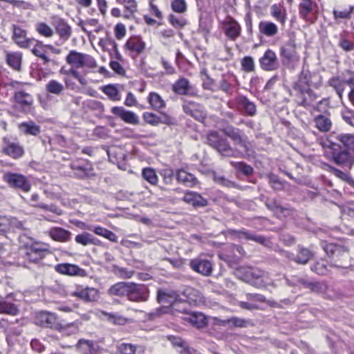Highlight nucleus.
Wrapping results in <instances>:
<instances>
[{
	"instance_id": "nucleus-4",
	"label": "nucleus",
	"mask_w": 354,
	"mask_h": 354,
	"mask_svg": "<svg viewBox=\"0 0 354 354\" xmlns=\"http://www.w3.org/2000/svg\"><path fill=\"white\" fill-rule=\"evenodd\" d=\"M2 179L9 187L24 193L29 192L32 187L30 179L20 173L4 171Z\"/></svg>"
},
{
	"instance_id": "nucleus-27",
	"label": "nucleus",
	"mask_w": 354,
	"mask_h": 354,
	"mask_svg": "<svg viewBox=\"0 0 354 354\" xmlns=\"http://www.w3.org/2000/svg\"><path fill=\"white\" fill-rule=\"evenodd\" d=\"M176 179L178 183L187 187H194L198 183L196 177L184 169L176 170Z\"/></svg>"
},
{
	"instance_id": "nucleus-10",
	"label": "nucleus",
	"mask_w": 354,
	"mask_h": 354,
	"mask_svg": "<svg viewBox=\"0 0 354 354\" xmlns=\"http://www.w3.org/2000/svg\"><path fill=\"white\" fill-rule=\"evenodd\" d=\"M35 324L39 326L49 328L58 331H61L64 328V326L59 322L57 317L54 313L46 311H41L37 314Z\"/></svg>"
},
{
	"instance_id": "nucleus-45",
	"label": "nucleus",
	"mask_w": 354,
	"mask_h": 354,
	"mask_svg": "<svg viewBox=\"0 0 354 354\" xmlns=\"http://www.w3.org/2000/svg\"><path fill=\"white\" fill-rule=\"evenodd\" d=\"M266 178L270 186L274 191L279 192L284 189L286 182L281 180L277 175L273 173H269L266 175Z\"/></svg>"
},
{
	"instance_id": "nucleus-55",
	"label": "nucleus",
	"mask_w": 354,
	"mask_h": 354,
	"mask_svg": "<svg viewBox=\"0 0 354 354\" xmlns=\"http://www.w3.org/2000/svg\"><path fill=\"white\" fill-rule=\"evenodd\" d=\"M319 144L324 149V155L328 159L332 158V140L328 137L322 136L319 138Z\"/></svg>"
},
{
	"instance_id": "nucleus-8",
	"label": "nucleus",
	"mask_w": 354,
	"mask_h": 354,
	"mask_svg": "<svg viewBox=\"0 0 354 354\" xmlns=\"http://www.w3.org/2000/svg\"><path fill=\"white\" fill-rule=\"evenodd\" d=\"M11 101L14 106L24 113H29L32 110L33 97L25 91H17L14 93Z\"/></svg>"
},
{
	"instance_id": "nucleus-50",
	"label": "nucleus",
	"mask_w": 354,
	"mask_h": 354,
	"mask_svg": "<svg viewBox=\"0 0 354 354\" xmlns=\"http://www.w3.org/2000/svg\"><path fill=\"white\" fill-rule=\"evenodd\" d=\"M148 101L152 108L155 110H159L165 108L166 106L165 102L162 100L160 95L154 92L149 93Z\"/></svg>"
},
{
	"instance_id": "nucleus-29",
	"label": "nucleus",
	"mask_w": 354,
	"mask_h": 354,
	"mask_svg": "<svg viewBox=\"0 0 354 354\" xmlns=\"http://www.w3.org/2000/svg\"><path fill=\"white\" fill-rule=\"evenodd\" d=\"M179 294L177 291L168 289H158L156 300L159 304H172L177 301Z\"/></svg>"
},
{
	"instance_id": "nucleus-63",
	"label": "nucleus",
	"mask_w": 354,
	"mask_h": 354,
	"mask_svg": "<svg viewBox=\"0 0 354 354\" xmlns=\"http://www.w3.org/2000/svg\"><path fill=\"white\" fill-rule=\"evenodd\" d=\"M339 140L346 148L354 149V135L346 134L339 137Z\"/></svg>"
},
{
	"instance_id": "nucleus-53",
	"label": "nucleus",
	"mask_w": 354,
	"mask_h": 354,
	"mask_svg": "<svg viewBox=\"0 0 354 354\" xmlns=\"http://www.w3.org/2000/svg\"><path fill=\"white\" fill-rule=\"evenodd\" d=\"M46 90L48 93L59 95L63 93L64 87L62 83L52 80L46 85Z\"/></svg>"
},
{
	"instance_id": "nucleus-20",
	"label": "nucleus",
	"mask_w": 354,
	"mask_h": 354,
	"mask_svg": "<svg viewBox=\"0 0 354 354\" xmlns=\"http://www.w3.org/2000/svg\"><path fill=\"white\" fill-rule=\"evenodd\" d=\"M236 109L244 115L254 116L257 113V106L246 96L240 95L234 99Z\"/></svg>"
},
{
	"instance_id": "nucleus-49",
	"label": "nucleus",
	"mask_w": 354,
	"mask_h": 354,
	"mask_svg": "<svg viewBox=\"0 0 354 354\" xmlns=\"http://www.w3.org/2000/svg\"><path fill=\"white\" fill-rule=\"evenodd\" d=\"M102 314L106 317L107 320L115 325L124 326L127 322L128 319L122 316L117 313H108L102 312Z\"/></svg>"
},
{
	"instance_id": "nucleus-22",
	"label": "nucleus",
	"mask_w": 354,
	"mask_h": 354,
	"mask_svg": "<svg viewBox=\"0 0 354 354\" xmlns=\"http://www.w3.org/2000/svg\"><path fill=\"white\" fill-rule=\"evenodd\" d=\"M183 201L192 205L194 208L204 207L209 205L208 200L198 192L186 191Z\"/></svg>"
},
{
	"instance_id": "nucleus-46",
	"label": "nucleus",
	"mask_w": 354,
	"mask_h": 354,
	"mask_svg": "<svg viewBox=\"0 0 354 354\" xmlns=\"http://www.w3.org/2000/svg\"><path fill=\"white\" fill-rule=\"evenodd\" d=\"M299 283V287L308 289L314 292H319L322 290V286L320 283L311 281L306 277H301Z\"/></svg>"
},
{
	"instance_id": "nucleus-21",
	"label": "nucleus",
	"mask_w": 354,
	"mask_h": 354,
	"mask_svg": "<svg viewBox=\"0 0 354 354\" xmlns=\"http://www.w3.org/2000/svg\"><path fill=\"white\" fill-rule=\"evenodd\" d=\"M224 135L228 137L234 145H244V138L246 137L243 131L231 124H227L221 128Z\"/></svg>"
},
{
	"instance_id": "nucleus-64",
	"label": "nucleus",
	"mask_w": 354,
	"mask_h": 354,
	"mask_svg": "<svg viewBox=\"0 0 354 354\" xmlns=\"http://www.w3.org/2000/svg\"><path fill=\"white\" fill-rule=\"evenodd\" d=\"M341 115L348 124L354 127V111L344 109L341 111Z\"/></svg>"
},
{
	"instance_id": "nucleus-19",
	"label": "nucleus",
	"mask_w": 354,
	"mask_h": 354,
	"mask_svg": "<svg viewBox=\"0 0 354 354\" xmlns=\"http://www.w3.org/2000/svg\"><path fill=\"white\" fill-rule=\"evenodd\" d=\"M317 12V3L313 0H301L299 5V13L303 19L313 21Z\"/></svg>"
},
{
	"instance_id": "nucleus-51",
	"label": "nucleus",
	"mask_w": 354,
	"mask_h": 354,
	"mask_svg": "<svg viewBox=\"0 0 354 354\" xmlns=\"http://www.w3.org/2000/svg\"><path fill=\"white\" fill-rule=\"evenodd\" d=\"M19 309L17 306L10 302L6 301H0V313L8 314L10 315H16L19 313Z\"/></svg>"
},
{
	"instance_id": "nucleus-33",
	"label": "nucleus",
	"mask_w": 354,
	"mask_h": 354,
	"mask_svg": "<svg viewBox=\"0 0 354 354\" xmlns=\"http://www.w3.org/2000/svg\"><path fill=\"white\" fill-rule=\"evenodd\" d=\"M270 15L281 25H284L287 20L286 10L281 4H273L271 6Z\"/></svg>"
},
{
	"instance_id": "nucleus-13",
	"label": "nucleus",
	"mask_w": 354,
	"mask_h": 354,
	"mask_svg": "<svg viewBox=\"0 0 354 354\" xmlns=\"http://www.w3.org/2000/svg\"><path fill=\"white\" fill-rule=\"evenodd\" d=\"M222 24L225 35L230 39L234 41L241 35V27L233 17L227 16Z\"/></svg>"
},
{
	"instance_id": "nucleus-2",
	"label": "nucleus",
	"mask_w": 354,
	"mask_h": 354,
	"mask_svg": "<svg viewBox=\"0 0 354 354\" xmlns=\"http://www.w3.org/2000/svg\"><path fill=\"white\" fill-rule=\"evenodd\" d=\"M207 144L216 150L223 157L244 158V154L238 149L234 148L229 140L216 131H210L207 136Z\"/></svg>"
},
{
	"instance_id": "nucleus-40",
	"label": "nucleus",
	"mask_w": 354,
	"mask_h": 354,
	"mask_svg": "<svg viewBox=\"0 0 354 354\" xmlns=\"http://www.w3.org/2000/svg\"><path fill=\"white\" fill-rule=\"evenodd\" d=\"M84 55V53L77 52L76 50H71L66 57V61L73 66L82 68Z\"/></svg>"
},
{
	"instance_id": "nucleus-1",
	"label": "nucleus",
	"mask_w": 354,
	"mask_h": 354,
	"mask_svg": "<svg viewBox=\"0 0 354 354\" xmlns=\"http://www.w3.org/2000/svg\"><path fill=\"white\" fill-rule=\"evenodd\" d=\"M322 82V77L318 73H311L303 69L299 79L292 85L294 94L299 100V104L308 106L315 102L318 96L312 88H318Z\"/></svg>"
},
{
	"instance_id": "nucleus-44",
	"label": "nucleus",
	"mask_w": 354,
	"mask_h": 354,
	"mask_svg": "<svg viewBox=\"0 0 354 354\" xmlns=\"http://www.w3.org/2000/svg\"><path fill=\"white\" fill-rule=\"evenodd\" d=\"M21 60L22 55L20 53H10L6 55L7 64L15 71L21 70Z\"/></svg>"
},
{
	"instance_id": "nucleus-35",
	"label": "nucleus",
	"mask_w": 354,
	"mask_h": 354,
	"mask_svg": "<svg viewBox=\"0 0 354 354\" xmlns=\"http://www.w3.org/2000/svg\"><path fill=\"white\" fill-rule=\"evenodd\" d=\"M259 32L267 36L274 37L278 33V27L275 24L268 21H261L259 24Z\"/></svg>"
},
{
	"instance_id": "nucleus-34",
	"label": "nucleus",
	"mask_w": 354,
	"mask_h": 354,
	"mask_svg": "<svg viewBox=\"0 0 354 354\" xmlns=\"http://www.w3.org/2000/svg\"><path fill=\"white\" fill-rule=\"evenodd\" d=\"M50 237L57 241L66 242L71 239V232L62 227H53L49 231Z\"/></svg>"
},
{
	"instance_id": "nucleus-36",
	"label": "nucleus",
	"mask_w": 354,
	"mask_h": 354,
	"mask_svg": "<svg viewBox=\"0 0 354 354\" xmlns=\"http://www.w3.org/2000/svg\"><path fill=\"white\" fill-rule=\"evenodd\" d=\"M236 81V77L233 75H230L227 76L223 75L219 82L218 89L227 94L232 95L234 83Z\"/></svg>"
},
{
	"instance_id": "nucleus-47",
	"label": "nucleus",
	"mask_w": 354,
	"mask_h": 354,
	"mask_svg": "<svg viewBox=\"0 0 354 354\" xmlns=\"http://www.w3.org/2000/svg\"><path fill=\"white\" fill-rule=\"evenodd\" d=\"M76 348L82 354H94V342L92 340H86L80 339L78 340Z\"/></svg>"
},
{
	"instance_id": "nucleus-37",
	"label": "nucleus",
	"mask_w": 354,
	"mask_h": 354,
	"mask_svg": "<svg viewBox=\"0 0 354 354\" xmlns=\"http://www.w3.org/2000/svg\"><path fill=\"white\" fill-rule=\"evenodd\" d=\"M298 254H294L293 261L299 264H306L313 257V252L302 246L297 247Z\"/></svg>"
},
{
	"instance_id": "nucleus-38",
	"label": "nucleus",
	"mask_w": 354,
	"mask_h": 354,
	"mask_svg": "<svg viewBox=\"0 0 354 354\" xmlns=\"http://www.w3.org/2000/svg\"><path fill=\"white\" fill-rule=\"evenodd\" d=\"M167 339L171 342L174 347L178 349L180 354H185L190 346L186 341L181 337L174 335H168Z\"/></svg>"
},
{
	"instance_id": "nucleus-54",
	"label": "nucleus",
	"mask_w": 354,
	"mask_h": 354,
	"mask_svg": "<svg viewBox=\"0 0 354 354\" xmlns=\"http://www.w3.org/2000/svg\"><path fill=\"white\" fill-rule=\"evenodd\" d=\"M142 176L145 180L153 185H156L158 181L156 171L151 167L144 168L142 171Z\"/></svg>"
},
{
	"instance_id": "nucleus-18",
	"label": "nucleus",
	"mask_w": 354,
	"mask_h": 354,
	"mask_svg": "<svg viewBox=\"0 0 354 354\" xmlns=\"http://www.w3.org/2000/svg\"><path fill=\"white\" fill-rule=\"evenodd\" d=\"M189 266L194 271L203 276L208 277L212 274L213 263L209 260L196 258L190 261Z\"/></svg>"
},
{
	"instance_id": "nucleus-17",
	"label": "nucleus",
	"mask_w": 354,
	"mask_h": 354,
	"mask_svg": "<svg viewBox=\"0 0 354 354\" xmlns=\"http://www.w3.org/2000/svg\"><path fill=\"white\" fill-rule=\"evenodd\" d=\"M56 33L59 36L62 44L66 41L72 35V29L65 19L60 17H54L52 22Z\"/></svg>"
},
{
	"instance_id": "nucleus-23",
	"label": "nucleus",
	"mask_w": 354,
	"mask_h": 354,
	"mask_svg": "<svg viewBox=\"0 0 354 354\" xmlns=\"http://www.w3.org/2000/svg\"><path fill=\"white\" fill-rule=\"evenodd\" d=\"M111 113L126 123L134 125L139 124L138 116L133 112L126 110L123 106H113Z\"/></svg>"
},
{
	"instance_id": "nucleus-30",
	"label": "nucleus",
	"mask_w": 354,
	"mask_h": 354,
	"mask_svg": "<svg viewBox=\"0 0 354 354\" xmlns=\"http://www.w3.org/2000/svg\"><path fill=\"white\" fill-rule=\"evenodd\" d=\"M146 44L140 37L132 36L127 41L124 48L129 50L136 52L137 54L142 53L145 50Z\"/></svg>"
},
{
	"instance_id": "nucleus-41",
	"label": "nucleus",
	"mask_w": 354,
	"mask_h": 354,
	"mask_svg": "<svg viewBox=\"0 0 354 354\" xmlns=\"http://www.w3.org/2000/svg\"><path fill=\"white\" fill-rule=\"evenodd\" d=\"M187 319L192 324V325L198 328H203L207 324L205 315L201 313H192Z\"/></svg>"
},
{
	"instance_id": "nucleus-25",
	"label": "nucleus",
	"mask_w": 354,
	"mask_h": 354,
	"mask_svg": "<svg viewBox=\"0 0 354 354\" xmlns=\"http://www.w3.org/2000/svg\"><path fill=\"white\" fill-rule=\"evenodd\" d=\"M26 32L19 26L13 25V39L15 42L21 48H30L35 39L33 38H26Z\"/></svg>"
},
{
	"instance_id": "nucleus-16",
	"label": "nucleus",
	"mask_w": 354,
	"mask_h": 354,
	"mask_svg": "<svg viewBox=\"0 0 354 354\" xmlns=\"http://www.w3.org/2000/svg\"><path fill=\"white\" fill-rule=\"evenodd\" d=\"M183 111L198 122H203L207 118L203 106L193 101L186 102L183 105Z\"/></svg>"
},
{
	"instance_id": "nucleus-26",
	"label": "nucleus",
	"mask_w": 354,
	"mask_h": 354,
	"mask_svg": "<svg viewBox=\"0 0 354 354\" xmlns=\"http://www.w3.org/2000/svg\"><path fill=\"white\" fill-rule=\"evenodd\" d=\"M24 250V258L30 262L37 263L44 258L46 250L38 248L36 244L26 245Z\"/></svg>"
},
{
	"instance_id": "nucleus-43",
	"label": "nucleus",
	"mask_w": 354,
	"mask_h": 354,
	"mask_svg": "<svg viewBox=\"0 0 354 354\" xmlns=\"http://www.w3.org/2000/svg\"><path fill=\"white\" fill-rule=\"evenodd\" d=\"M353 7L348 5L344 8L337 6L336 9L333 10V16L336 20L348 19L351 17Z\"/></svg>"
},
{
	"instance_id": "nucleus-52",
	"label": "nucleus",
	"mask_w": 354,
	"mask_h": 354,
	"mask_svg": "<svg viewBox=\"0 0 354 354\" xmlns=\"http://www.w3.org/2000/svg\"><path fill=\"white\" fill-rule=\"evenodd\" d=\"M230 165L234 169L247 176H251L254 173L253 167L251 165L246 164L245 162L231 161Z\"/></svg>"
},
{
	"instance_id": "nucleus-60",
	"label": "nucleus",
	"mask_w": 354,
	"mask_h": 354,
	"mask_svg": "<svg viewBox=\"0 0 354 354\" xmlns=\"http://www.w3.org/2000/svg\"><path fill=\"white\" fill-rule=\"evenodd\" d=\"M312 270L319 275H325L329 271L328 264L324 260L317 262L312 268Z\"/></svg>"
},
{
	"instance_id": "nucleus-59",
	"label": "nucleus",
	"mask_w": 354,
	"mask_h": 354,
	"mask_svg": "<svg viewBox=\"0 0 354 354\" xmlns=\"http://www.w3.org/2000/svg\"><path fill=\"white\" fill-rule=\"evenodd\" d=\"M160 175L162 177L164 184L169 186L173 183L174 178H176V171L166 169L160 172Z\"/></svg>"
},
{
	"instance_id": "nucleus-6",
	"label": "nucleus",
	"mask_w": 354,
	"mask_h": 354,
	"mask_svg": "<svg viewBox=\"0 0 354 354\" xmlns=\"http://www.w3.org/2000/svg\"><path fill=\"white\" fill-rule=\"evenodd\" d=\"M237 273L243 281L256 288H261L266 286V283L262 279L264 272L259 268H241L237 270Z\"/></svg>"
},
{
	"instance_id": "nucleus-5",
	"label": "nucleus",
	"mask_w": 354,
	"mask_h": 354,
	"mask_svg": "<svg viewBox=\"0 0 354 354\" xmlns=\"http://www.w3.org/2000/svg\"><path fill=\"white\" fill-rule=\"evenodd\" d=\"M69 167L76 178L84 180L95 176L93 164L88 160L75 159L70 163Z\"/></svg>"
},
{
	"instance_id": "nucleus-39",
	"label": "nucleus",
	"mask_w": 354,
	"mask_h": 354,
	"mask_svg": "<svg viewBox=\"0 0 354 354\" xmlns=\"http://www.w3.org/2000/svg\"><path fill=\"white\" fill-rule=\"evenodd\" d=\"M119 84H108L101 87L102 91L105 93L113 101H118L120 100V94Z\"/></svg>"
},
{
	"instance_id": "nucleus-3",
	"label": "nucleus",
	"mask_w": 354,
	"mask_h": 354,
	"mask_svg": "<svg viewBox=\"0 0 354 354\" xmlns=\"http://www.w3.org/2000/svg\"><path fill=\"white\" fill-rule=\"evenodd\" d=\"M239 237H243L246 240L254 241L263 247L279 253L289 260L293 261L294 254L281 248L277 244L274 243L271 238L258 234L245 229H242L236 232Z\"/></svg>"
},
{
	"instance_id": "nucleus-24",
	"label": "nucleus",
	"mask_w": 354,
	"mask_h": 354,
	"mask_svg": "<svg viewBox=\"0 0 354 354\" xmlns=\"http://www.w3.org/2000/svg\"><path fill=\"white\" fill-rule=\"evenodd\" d=\"M55 270L62 274L69 276L86 277L87 272L78 266L71 263H59L55 266Z\"/></svg>"
},
{
	"instance_id": "nucleus-7",
	"label": "nucleus",
	"mask_w": 354,
	"mask_h": 354,
	"mask_svg": "<svg viewBox=\"0 0 354 354\" xmlns=\"http://www.w3.org/2000/svg\"><path fill=\"white\" fill-rule=\"evenodd\" d=\"M281 62L288 68L292 69L294 64L298 62L296 51V43L293 38H290L280 48Z\"/></svg>"
},
{
	"instance_id": "nucleus-9",
	"label": "nucleus",
	"mask_w": 354,
	"mask_h": 354,
	"mask_svg": "<svg viewBox=\"0 0 354 354\" xmlns=\"http://www.w3.org/2000/svg\"><path fill=\"white\" fill-rule=\"evenodd\" d=\"M265 205L268 209L273 212L274 216L281 219L293 215L295 209L290 205L283 206L275 198L267 197L265 201Z\"/></svg>"
},
{
	"instance_id": "nucleus-42",
	"label": "nucleus",
	"mask_w": 354,
	"mask_h": 354,
	"mask_svg": "<svg viewBox=\"0 0 354 354\" xmlns=\"http://www.w3.org/2000/svg\"><path fill=\"white\" fill-rule=\"evenodd\" d=\"M20 130L26 135L37 136L41 132L40 127L33 121L23 122L19 124Z\"/></svg>"
},
{
	"instance_id": "nucleus-12",
	"label": "nucleus",
	"mask_w": 354,
	"mask_h": 354,
	"mask_svg": "<svg viewBox=\"0 0 354 354\" xmlns=\"http://www.w3.org/2000/svg\"><path fill=\"white\" fill-rule=\"evenodd\" d=\"M149 296V290L144 284L130 283L127 298L134 302L147 301Z\"/></svg>"
},
{
	"instance_id": "nucleus-28",
	"label": "nucleus",
	"mask_w": 354,
	"mask_h": 354,
	"mask_svg": "<svg viewBox=\"0 0 354 354\" xmlns=\"http://www.w3.org/2000/svg\"><path fill=\"white\" fill-rule=\"evenodd\" d=\"M73 295L86 302L95 301L99 298V291L96 288L86 287L77 290L73 293Z\"/></svg>"
},
{
	"instance_id": "nucleus-57",
	"label": "nucleus",
	"mask_w": 354,
	"mask_h": 354,
	"mask_svg": "<svg viewBox=\"0 0 354 354\" xmlns=\"http://www.w3.org/2000/svg\"><path fill=\"white\" fill-rule=\"evenodd\" d=\"M37 32L46 37H50L53 35V29L46 23L39 22L36 25Z\"/></svg>"
},
{
	"instance_id": "nucleus-14",
	"label": "nucleus",
	"mask_w": 354,
	"mask_h": 354,
	"mask_svg": "<svg viewBox=\"0 0 354 354\" xmlns=\"http://www.w3.org/2000/svg\"><path fill=\"white\" fill-rule=\"evenodd\" d=\"M336 147H339L337 145L333 143V162L338 165L351 169L354 165V156L351 155L346 149L338 151Z\"/></svg>"
},
{
	"instance_id": "nucleus-31",
	"label": "nucleus",
	"mask_w": 354,
	"mask_h": 354,
	"mask_svg": "<svg viewBox=\"0 0 354 354\" xmlns=\"http://www.w3.org/2000/svg\"><path fill=\"white\" fill-rule=\"evenodd\" d=\"M85 229L93 232L97 235L102 236L111 242H118L117 235L106 228H104L100 225H87L86 227H85Z\"/></svg>"
},
{
	"instance_id": "nucleus-15",
	"label": "nucleus",
	"mask_w": 354,
	"mask_h": 354,
	"mask_svg": "<svg viewBox=\"0 0 354 354\" xmlns=\"http://www.w3.org/2000/svg\"><path fill=\"white\" fill-rule=\"evenodd\" d=\"M261 68L266 71H272L279 68V62L276 53L271 49H267L259 59Z\"/></svg>"
},
{
	"instance_id": "nucleus-11",
	"label": "nucleus",
	"mask_w": 354,
	"mask_h": 354,
	"mask_svg": "<svg viewBox=\"0 0 354 354\" xmlns=\"http://www.w3.org/2000/svg\"><path fill=\"white\" fill-rule=\"evenodd\" d=\"M1 152L13 159H19L24 156V149L15 139L6 136L3 138Z\"/></svg>"
},
{
	"instance_id": "nucleus-32",
	"label": "nucleus",
	"mask_w": 354,
	"mask_h": 354,
	"mask_svg": "<svg viewBox=\"0 0 354 354\" xmlns=\"http://www.w3.org/2000/svg\"><path fill=\"white\" fill-rule=\"evenodd\" d=\"M130 283L131 282H118L115 283L108 290V294L110 296L127 297Z\"/></svg>"
},
{
	"instance_id": "nucleus-56",
	"label": "nucleus",
	"mask_w": 354,
	"mask_h": 354,
	"mask_svg": "<svg viewBox=\"0 0 354 354\" xmlns=\"http://www.w3.org/2000/svg\"><path fill=\"white\" fill-rule=\"evenodd\" d=\"M316 127L322 131H327L331 126L330 120L324 115H319L315 118Z\"/></svg>"
},
{
	"instance_id": "nucleus-48",
	"label": "nucleus",
	"mask_w": 354,
	"mask_h": 354,
	"mask_svg": "<svg viewBox=\"0 0 354 354\" xmlns=\"http://www.w3.org/2000/svg\"><path fill=\"white\" fill-rule=\"evenodd\" d=\"M190 88L188 80L180 78L173 85V91L178 95H186Z\"/></svg>"
},
{
	"instance_id": "nucleus-62",
	"label": "nucleus",
	"mask_w": 354,
	"mask_h": 354,
	"mask_svg": "<svg viewBox=\"0 0 354 354\" xmlns=\"http://www.w3.org/2000/svg\"><path fill=\"white\" fill-rule=\"evenodd\" d=\"M333 174L354 187V180L351 178L349 173L333 168Z\"/></svg>"
},
{
	"instance_id": "nucleus-58",
	"label": "nucleus",
	"mask_w": 354,
	"mask_h": 354,
	"mask_svg": "<svg viewBox=\"0 0 354 354\" xmlns=\"http://www.w3.org/2000/svg\"><path fill=\"white\" fill-rule=\"evenodd\" d=\"M242 70L247 73L254 71V59L251 56H245L241 59Z\"/></svg>"
},
{
	"instance_id": "nucleus-61",
	"label": "nucleus",
	"mask_w": 354,
	"mask_h": 354,
	"mask_svg": "<svg viewBox=\"0 0 354 354\" xmlns=\"http://www.w3.org/2000/svg\"><path fill=\"white\" fill-rule=\"evenodd\" d=\"M121 354H135L137 346L129 343H122L117 346Z\"/></svg>"
}]
</instances>
